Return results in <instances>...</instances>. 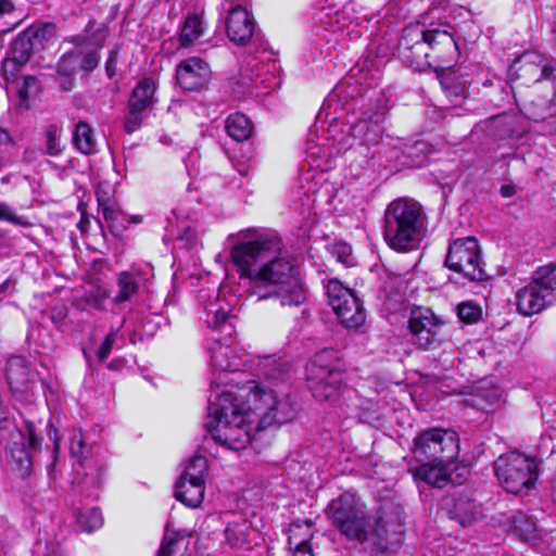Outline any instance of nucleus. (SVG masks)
<instances>
[{
	"label": "nucleus",
	"instance_id": "f257e3e1",
	"mask_svg": "<svg viewBox=\"0 0 556 556\" xmlns=\"http://www.w3.org/2000/svg\"><path fill=\"white\" fill-rule=\"evenodd\" d=\"M281 239L274 233L242 240L231 249L240 278L249 279V291L257 301L277 298L282 306L300 305L305 291L292 262L280 256Z\"/></svg>",
	"mask_w": 556,
	"mask_h": 556
},
{
	"label": "nucleus",
	"instance_id": "f03ea898",
	"mask_svg": "<svg viewBox=\"0 0 556 556\" xmlns=\"http://www.w3.org/2000/svg\"><path fill=\"white\" fill-rule=\"evenodd\" d=\"M397 53L403 63L418 72L430 67L434 72L450 70L460 55L452 25L426 28L425 24L419 23L402 30Z\"/></svg>",
	"mask_w": 556,
	"mask_h": 556
},
{
	"label": "nucleus",
	"instance_id": "7ed1b4c3",
	"mask_svg": "<svg viewBox=\"0 0 556 556\" xmlns=\"http://www.w3.org/2000/svg\"><path fill=\"white\" fill-rule=\"evenodd\" d=\"M324 511L332 527L345 539L361 544L369 543L380 552L387 548L388 529L384 518L379 513L369 514L355 494H340L328 503Z\"/></svg>",
	"mask_w": 556,
	"mask_h": 556
},
{
	"label": "nucleus",
	"instance_id": "20e7f679",
	"mask_svg": "<svg viewBox=\"0 0 556 556\" xmlns=\"http://www.w3.org/2000/svg\"><path fill=\"white\" fill-rule=\"evenodd\" d=\"M212 393L205 427L215 442L231 451H240L251 442L252 407H243L232 391Z\"/></svg>",
	"mask_w": 556,
	"mask_h": 556
},
{
	"label": "nucleus",
	"instance_id": "39448f33",
	"mask_svg": "<svg viewBox=\"0 0 556 556\" xmlns=\"http://www.w3.org/2000/svg\"><path fill=\"white\" fill-rule=\"evenodd\" d=\"M427 226L428 217L422 205L410 198H399L384 210L382 237L391 250L407 253L419 248Z\"/></svg>",
	"mask_w": 556,
	"mask_h": 556
},
{
	"label": "nucleus",
	"instance_id": "423d86ee",
	"mask_svg": "<svg viewBox=\"0 0 556 556\" xmlns=\"http://www.w3.org/2000/svg\"><path fill=\"white\" fill-rule=\"evenodd\" d=\"M231 316L218 303H211L205 308V323L212 330L218 331L222 337L214 339L210 348L211 365L214 370L237 371L241 362L231 348V340L235 334V326Z\"/></svg>",
	"mask_w": 556,
	"mask_h": 556
},
{
	"label": "nucleus",
	"instance_id": "0eeeda50",
	"mask_svg": "<svg viewBox=\"0 0 556 556\" xmlns=\"http://www.w3.org/2000/svg\"><path fill=\"white\" fill-rule=\"evenodd\" d=\"M494 471L505 491L513 494L529 493L539 478L536 459L516 451L501 455L494 463Z\"/></svg>",
	"mask_w": 556,
	"mask_h": 556
},
{
	"label": "nucleus",
	"instance_id": "6e6552de",
	"mask_svg": "<svg viewBox=\"0 0 556 556\" xmlns=\"http://www.w3.org/2000/svg\"><path fill=\"white\" fill-rule=\"evenodd\" d=\"M273 390L267 386L249 387L247 403L252 407L255 416H260L258 429L273 425H282L296 416V408L289 400L288 394Z\"/></svg>",
	"mask_w": 556,
	"mask_h": 556
},
{
	"label": "nucleus",
	"instance_id": "1a4fd4ad",
	"mask_svg": "<svg viewBox=\"0 0 556 556\" xmlns=\"http://www.w3.org/2000/svg\"><path fill=\"white\" fill-rule=\"evenodd\" d=\"M344 380L340 362L333 351H321L307 367L306 382L318 401H336Z\"/></svg>",
	"mask_w": 556,
	"mask_h": 556
},
{
	"label": "nucleus",
	"instance_id": "9d476101",
	"mask_svg": "<svg viewBox=\"0 0 556 556\" xmlns=\"http://www.w3.org/2000/svg\"><path fill=\"white\" fill-rule=\"evenodd\" d=\"M459 453L458 434L451 429L431 428L414 439L413 454L416 460L453 463Z\"/></svg>",
	"mask_w": 556,
	"mask_h": 556
},
{
	"label": "nucleus",
	"instance_id": "9b49d317",
	"mask_svg": "<svg viewBox=\"0 0 556 556\" xmlns=\"http://www.w3.org/2000/svg\"><path fill=\"white\" fill-rule=\"evenodd\" d=\"M8 443V463L21 477L29 475L33 466V453L40 450L42 438L34 421L26 420L24 429H15L4 440Z\"/></svg>",
	"mask_w": 556,
	"mask_h": 556
},
{
	"label": "nucleus",
	"instance_id": "f8f14e48",
	"mask_svg": "<svg viewBox=\"0 0 556 556\" xmlns=\"http://www.w3.org/2000/svg\"><path fill=\"white\" fill-rule=\"evenodd\" d=\"M445 265L470 281H482L486 278L480 247L475 237H465L453 241L448 248Z\"/></svg>",
	"mask_w": 556,
	"mask_h": 556
},
{
	"label": "nucleus",
	"instance_id": "ddd939ff",
	"mask_svg": "<svg viewBox=\"0 0 556 556\" xmlns=\"http://www.w3.org/2000/svg\"><path fill=\"white\" fill-rule=\"evenodd\" d=\"M325 288L328 303L343 326L354 329L365 323L363 303L352 289L343 286L338 279H329Z\"/></svg>",
	"mask_w": 556,
	"mask_h": 556
},
{
	"label": "nucleus",
	"instance_id": "4468645a",
	"mask_svg": "<svg viewBox=\"0 0 556 556\" xmlns=\"http://www.w3.org/2000/svg\"><path fill=\"white\" fill-rule=\"evenodd\" d=\"M444 321L431 309L417 307L408 319L410 341L417 349L430 351L443 342Z\"/></svg>",
	"mask_w": 556,
	"mask_h": 556
},
{
	"label": "nucleus",
	"instance_id": "2eb2a0df",
	"mask_svg": "<svg viewBox=\"0 0 556 556\" xmlns=\"http://www.w3.org/2000/svg\"><path fill=\"white\" fill-rule=\"evenodd\" d=\"M554 68L547 58L538 51H526L510 66V73L528 86L543 79H549Z\"/></svg>",
	"mask_w": 556,
	"mask_h": 556
},
{
	"label": "nucleus",
	"instance_id": "dca6fc26",
	"mask_svg": "<svg viewBox=\"0 0 556 556\" xmlns=\"http://www.w3.org/2000/svg\"><path fill=\"white\" fill-rule=\"evenodd\" d=\"M72 458L76 457V462L72 464L75 467V479L72 480V484L76 481L78 484L84 483L88 486H99V473L94 462L91 457V447L85 443V438L81 431L78 434H72Z\"/></svg>",
	"mask_w": 556,
	"mask_h": 556
},
{
	"label": "nucleus",
	"instance_id": "f3484780",
	"mask_svg": "<svg viewBox=\"0 0 556 556\" xmlns=\"http://www.w3.org/2000/svg\"><path fill=\"white\" fill-rule=\"evenodd\" d=\"M224 5L229 3L227 11L226 31L229 40L238 46L247 45L254 35L256 23L251 12L233 0H223Z\"/></svg>",
	"mask_w": 556,
	"mask_h": 556
},
{
	"label": "nucleus",
	"instance_id": "a211bd4d",
	"mask_svg": "<svg viewBox=\"0 0 556 556\" xmlns=\"http://www.w3.org/2000/svg\"><path fill=\"white\" fill-rule=\"evenodd\" d=\"M210 77L208 64L197 56L182 60L176 70L177 83L187 91H197L204 88Z\"/></svg>",
	"mask_w": 556,
	"mask_h": 556
},
{
	"label": "nucleus",
	"instance_id": "6ab92c4d",
	"mask_svg": "<svg viewBox=\"0 0 556 556\" xmlns=\"http://www.w3.org/2000/svg\"><path fill=\"white\" fill-rule=\"evenodd\" d=\"M37 372L23 356H12L7 364V379L14 394L31 391L36 383Z\"/></svg>",
	"mask_w": 556,
	"mask_h": 556
},
{
	"label": "nucleus",
	"instance_id": "aec40b11",
	"mask_svg": "<svg viewBox=\"0 0 556 556\" xmlns=\"http://www.w3.org/2000/svg\"><path fill=\"white\" fill-rule=\"evenodd\" d=\"M553 296L547 295L532 279L516 293V305L520 314L531 316L554 304Z\"/></svg>",
	"mask_w": 556,
	"mask_h": 556
},
{
	"label": "nucleus",
	"instance_id": "412c9836",
	"mask_svg": "<svg viewBox=\"0 0 556 556\" xmlns=\"http://www.w3.org/2000/svg\"><path fill=\"white\" fill-rule=\"evenodd\" d=\"M257 533L250 521L240 519L228 522L224 530L223 545L230 549L249 551L254 544Z\"/></svg>",
	"mask_w": 556,
	"mask_h": 556
},
{
	"label": "nucleus",
	"instance_id": "4be33fe9",
	"mask_svg": "<svg viewBox=\"0 0 556 556\" xmlns=\"http://www.w3.org/2000/svg\"><path fill=\"white\" fill-rule=\"evenodd\" d=\"M452 463L424 462L416 468H409L416 481H422L435 488L444 486L450 480V465Z\"/></svg>",
	"mask_w": 556,
	"mask_h": 556
},
{
	"label": "nucleus",
	"instance_id": "5701e85b",
	"mask_svg": "<svg viewBox=\"0 0 556 556\" xmlns=\"http://www.w3.org/2000/svg\"><path fill=\"white\" fill-rule=\"evenodd\" d=\"M313 525L312 520L292 523L288 539L292 556H313L311 546V540L314 535Z\"/></svg>",
	"mask_w": 556,
	"mask_h": 556
},
{
	"label": "nucleus",
	"instance_id": "b1692460",
	"mask_svg": "<svg viewBox=\"0 0 556 556\" xmlns=\"http://www.w3.org/2000/svg\"><path fill=\"white\" fill-rule=\"evenodd\" d=\"M381 121V114H376L375 119L369 118L358 121L351 127V135L355 139H358L361 144H376L382 134V127L380 126Z\"/></svg>",
	"mask_w": 556,
	"mask_h": 556
},
{
	"label": "nucleus",
	"instance_id": "393cba45",
	"mask_svg": "<svg viewBox=\"0 0 556 556\" xmlns=\"http://www.w3.org/2000/svg\"><path fill=\"white\" fill-rule=\"evenodd\" d=\"M204 482L178 479L175 488V497L188 507H198L204 497Z\"/></svg>",
	"mask_w": 556,
	"mask_h": 556
},
{
	"label": "nucleus",
	"instance_id": "a878e982",
	"mask_svg": "<svg viewBox=\"0 0 556 556\" xmlns=\"http://www.w3.org/2000/svg\"><path fill=\"white\" fill-rule=\"evenodd\" d=\"M156 81L152 77L140 79L131 92L128 104L144 111L151 109L156 102Z\"/></svg>",
	"mask_w": 556,
	"mask_h": 556
},
{
	"label": "nucleus",
	"instance_id": "bb28decb",
	"mask_svg": "<svg viewBox=\"0 0 556 556\" xmlns=\"http://www.w3.org/2000/svg\"><path fill=\"white\" fill-rule=\"evenodd\" d=\"M479 513V508L475 502L466 496L453 497L448 507L450 517L463 527L476 520Z\"/></svg>",
	"mask_w": 556,
	"mask_h": 556
},
{
	"label": "nucleus",
	"instance_id": "cd10ccee",
	"mask_svg": "<svg viewBox=\"0 0 556 556\" xmlns=\"http://www.w3.org/2000/svg\"><path fill=\"white\" fill-rule=\"evenodd\" d=\"M435 73L440 79L442 89L451 101H458L466 97V81L460 75H457L455 72L446 73L445 70H439V72Z\"/></svg>",
	"mask_w": 556,
	"mask_h": 556
},
{
	"label": "nucleus",
	"instance_id": "c85d7f7f",
	"mask_svg": "<svg viewBox=\"0 0 556 556\" xmlns=\"http://www.w3.org/2000/svg\"><path fill=\"white\" fill-rule=\"evenodd\" d=\"M116 282L118 291L113 298V302L116 304L129 301L139 290L138 275L134 270L121 271Z\"/></svg>",
	"mask_w": 556,
	"mask_h": 556
},
{
	"label": "nucleus",
	"instance_id": "c756f323",
	"mask_svg": "<svg viewBox=\"0 0 556 556\" xmlns=\"http://www.w3.org/2000/svg\"><path fill=\"white\" fill-rule=\"evenodd\" d=\"M72 142L76 149L86 155L93 154L97 151V139L93 129L84 122L76 125Z\"/></svg>",
	"mask_w": 556,
	"mask_h": 556
},
{
	"label": "nucleus",
	"instance_id": "7c9ffc66",
	"mask_svg": "<svg viewBox=\"0 0 556 556\" xmlns=\"http://www.w3.org/2000/svg\"><path fill=\"white\" fill-rule=\"evenodd\" d=\"M531 279L556 302V263H549L538 267Z\"/></svg>",
	"mask_w": 556,
	"mask_h": 556
},
{
	"label": "nucleus",
	"instance_id": "2f4dec72",
	"mask_svg": "<svg viewBox=\"0 0 556 556\" xmlns=\"http://www.w3.org/2000/svg\"><path fill=\"white\" fill-rule=\"evenodd\" d=\"M226 131L236 141L241 142L251 136L252 125L250 119L242 113H235L226 119Z\"/></svg>",
	"mask_w": 556,
	"mask_h": 556
},
{
	"label": "nucleus",
	"instance_id": "473e14b6",
	"mask_svg": "<svg viewBox=\"0 0 556 556\" xmlns=\"http://www.w3.org/2000/svg\"><path fill=\"white\" fill-rule=\"evenodd\" d=\"M34 49L36 47L25 29L13 39L8 54L13 56V60L17 61V63L24 65L29 61Z\"/></svg>",
	"mask_w": 556,
	"mask_h": 556
},
{
	"label": "nucleus",
	"instance_id": "72a5a7b5",
	"mask_svg": "<svg viewBox=\"0 0 556 556\" xmlns=\"http://www.w3.org/2000/svg\"><path fill=\"white\" fill-rule=\"evenodd\" d=\"M36 48H42L46 42L55 37L60 27L54 22H39L26 28Z\"/></svg>",
	"mask_w": 556,
	"mask_h": 556
},
{
	"label": "nucleus",
	"instance_id": "f704fd0d",
	"mask_svg": "<svg viewBox=\"0 0 556 556\" xmlns=\"http://www.w3.org/2000/svg\"><path fill=\"white\" fill-rule=\"evenodd\" d=\"M203 31L204 25L202 16L198 14L187 16L179 35L180 45L184 47L191 45L203 35Z\"/></svg>",
	"mask_w": 556,
	"mask_h": 556
},
{
	"label": "nucleus",
	"instance_id": "c9c22d12",
	"mask_svg": "<svg viewBox=\"0 0 556 556\" xmlns=\"http://www.w3.org/2000/svg\"><path fill=\"white\" fill-rule=\"evenodd\" d=\"M76 525L80 531L86 533L100 529L103 525L100 509L97 507L80 509L76 517Z\"/></svg>",
	"mask_w": 556,
	"mask_h": 556
},
{
	"label": "nucleus",
	"instance_id": "e433bc0d",
	"mask_svg": "<svg viewBox=\"0 0 556 556\" xmlns=\"http://www.w3.org/2000/svg\"><path fill=\"white\" fill-rule=\"evenodd\" d=\"M207 472V460L204 456L195 455L189 459L182 475L179 479H188L204 482Z\"/></svg>",
	"mask_w": 556,
	"mask_h": 556
},
{
	"label": "nucleus",
	"instance_id": "4c0bfd02",
	"mask_svg": "<svg viewBox=\"0 0 556 556\" xmlns=\"http://www.w3.org/2000/svg\"><path fill=\"white\" fill-rule=\"evenodd\" d=\"M514 530L521 539L528 541L534 538L536 525L526 513L516 511L511 517Z\"/></svg>",
	"mask_w": 556,
	"mask_h": 556
},
{
	"label": "nucleus",
	"instance_id": "58836bf2",
	"mask_svg": "<svg viewBox=\"0 0 556 556\" xmlns=\"http://www.w3.org/2000/svg\"><path fill=\"white\" fill-rule=\"evenodd\" d=\"M39 89V81L34 76H26L23 85L18 88V108L27 110L29 108V98L35 94Z\"/></svg>",
	"mask_w": 556,
	"mask_h": 556
},
{
	"label": "nucleus",
	"instance_id": "ea45409f",
	"mask_svg": "<svg viewBox=\"0 0 556 556\" xmlns=\"http://www.w3.org/2000/svg\"><path fill=\"white\" fill-rule=\"evenodd\" d=\"M97 200L105 222L113 224L118 220L122 215L121 211L116 207L113 201L104 197L101 191L97 192Z\"/></svg>",
	"mask_w": 556,
	"mask_h": 556
},
{
	"label": "nucleus",
	"instance_id": "a19ab883",
	"mask_svg": "<svg viewBox=\"0 0 556 556\" xmlns=\"http://www.w3.org/2000/svg\"><path fill=\"white\" fill-rule=\"evenodd\" d=\"M128 113L125 117L124 128L126 132L132 134L143 122L144 110L127 104Z\"/></svg>",
	"mask_w": 556,
	"mask_h": 556
},
{
	"label": "nucleus",
	"instance_id": "79ce46f5",
	"mask_svg": "<svg viewBox=\"0 0 556 556\" xmlns=\"http://www.w3.org/2000/svg\"><path fill=\"white\" fill-rule=\"evenodd\" d=\"M457 315L466 324H472L480 318L481 309L470 302H464L457 306Z\"/></svg>",
	"mask_w": 556,
	"mask_h": 556
},
{
	"label": "nucleus",
	"instance_id": "37998d69",
	"mask_svg": "<svg viewBox=\"0 0 556 556\" xmlns=\"http://www.w3.org/2000/svg\"><path fill=\"white\" fill-rule=\"evenodd\" d=\"M55 73L61 78L60 87L63 90L68 89L70 76V54L64 52L55 65Z\"/></svg>",
	"mask_w": 556,
	"mask_h": 556
},
{
	"label": "nucleus",
	"instance_id": "c03bdc74",
	"mask_svg": "<svg viewBox=\"0 0 556 556\" xmlns=\"http://www.w3.org/2000/svg\"><path fill=\"white\" fill-rule=\"evenodd\" d=\"M180 538L177 533H166L162 540L157 556H175Z\"/></svg>",
	"mask_w": 556,
	"mask_h": 556
},
{
	"label": "nucleus",
	"instance_id": "a18cd8bd",
	"mask_svg": "<svg viewBox=\"0 0 556 556\" xmlns=\"http://www.w3.org/2000/svg\"><path fill=\"white\" fill-rule=\"evenodd\" d=\"M329 251L333 257L340 263L349 264L352 254V248L345 242H337L329 247Z\"/></svg>",
	"mask_w": 556,
	"mask_h": 556
},
{
	"label": "nucleus",
	"instance_id": "49530a36",
	"mask_svg": "<svg viewBox=\"0 0 556 556\" xmlns=\"http://www.w3.org/2000/svg\"><path fill=\"white\" fill-rule=\"evenodd\" d=\"M273 368L265 371V377L268 381H280L281 383L286 380L287 368L283 364L277 361H271Z\"/></svg>",
	"mask_w": 556,
	"mask_h": 556
},
{
	"label": "nucleus",
	"instance_id": "de8ad7c7",
	"mask_svg": "<svg viewBox=\"0 0 556 556\" xmlns=\"http://www.w3.org/2000/svg\"><path fill=\"white\" fill-rule=\"evenodd\" d=\"M117 337V330H111L108 336L105 337L104 341L101 343L99 350H98V358L99 361H104L109 357L111 350L113 348V344Z\"/></svg>",
	"mask_w": 556,
	"mask_h": 556
},
{
	"label": "nucleus",
	"instance_id": "09e8293b",
	"mask_svg": "<svg viewBox=\"0 0 556 556\" xmlns=\"http://www.w3.org/2000/svg\"><path fill=\"white\" fill-rule=\"evenodd\" d=\"M0 220H8L12 224L20 226H27L28 223L23 217L16 216L11 207L3 202H0Z\"/></svg>",
	"mask_w": 556,
	"mask_h": 556
},
{
	"label": "nucleus",
	"instance_id": "8fccbe9b",
	"mask_svg": "<svg viewBox=\"0 0 556 556\" xmlns=\"http://www.w3.org/2000/svg\"><path fill=\"white\" fill-rule=\"evenodd\" d=\"M22 65L23 64H20L17 61L13 60V56L8 54L1 64V71L4 79L9 80L11 77H13Z\"/></svg>",
	"mask_w": 556,
	"mask_h": 556
},
{
	"label": "nucleus",
	"instance_id": "3c124183",
	"mask_svg": "<svg viewBox=\"0 0 556 556\" xmlns=\"http://www.w3.org/2000/svg\"><path fill=\"white\" fill-rule=\"evenodd\" d=\"M58 135H59L58 127L53 126V125L49 126L46 136H47V152L50 155H56L60 152V148L58 147V143H56Z\"/></svg>",
	"mask_w": 556,
	"mask_h": 556
},
{
	"label": "nucleus",
	"instance_id": "603ef678",
	"mask_svg": "<svg viewBox=\"0 0 556 556\" xmlns=\"http://www.w3.org/2000/svg\"><path fill=\"white\" fill-rule=\"evenodd\" d=\"M100 55L97 50H91L85 53L81 60L80 67L86 72H92L99 64Z\"/></svg>",
	"mask_w": 556,
	"mask_h": 556
},
{
	"label": "nucleus",
	"instance_id": "864d4df0",
	"mask_svg": "<svg viewBox=\"0 0 556 556\" xmlns=\"http://www.w3.org/2000/svg\"><path fill=\"white\" fill-rule=\"evenodd\" d=\"M67 309L65 306H55L51 312L52 323L60 329L63 330L66 327Z\"/></svg>",
	"mask_w": 556,
	"mask_h": 556
},
{
	"label": "nucleus",
	"instance_id": "5fc2aeb1",
	"mask_svg": "<svg viewBox=\"0 0 556 556\" xmlns=\"http://www.w3.org/2000/svg\"><path fill=\"white\" fill-rule=\"evenodd\" d=\"M117 53V50H112L105 62V72L110 78H112L115 75Z\"/></svg>",
	"mask_w": 556,
	"mask_h": 556
},
{
	"label": "nucleus",
	"instance_id": "6e6d98bb",
	"mask_svg": "<svg viewBox=\"0 0 556 556\" xmlns=\"http://www.w3.org/2000/svg\"><path fill=\"white\" fill-rule=\"evenodd\" d=\"M13 4L10 0H0V14L11 12Z\"/></svg>",
	"mask_w": 556,
	"mask_h": 556
},
{
	"label": "nucleus",
	"instance_id": "4d7b16f0",
	"mask_svg": "<svg viewBox=\"0 0 556 556\" xmlns=\"http://www.w3.org/2000/svg\"><path fill=\"white\" fill-rule=\"evenodd\" d=\"M11 140V137L7 129L0 126V143H7Z\"/></svg>",
	"mask_w": 556,
	"mask_h": 556
},
{
	"label": "nucleus",
	"instance_id": "13d9d810",
	"mask_svg": "<svg viewBox=\"0 0 556 556\" xmlns=\"http://www.w3.org/2000/svg\"><path fill=\"white\" fill-rule=\"evenodd\" d=\"M498 400H500V395H498L497 391H492L490 393V395L488 396V402L490 405L497 403Z\"/></svg>",
	"mask_w": 556,
	"mask_h": 556
},
{
	"label": "nucleus",
	"instance_id": "bf43d9fd",
	"mask_svg": "<svg viewBox=\"0 0 556 556\" xmlns=\"http://www.w3.org/2000/svg\"><path fill=\"white\" fill-rule=\"evenodd\" d=\"M501 191L504 197H510L513 194L510 187L504 186L502 187Z\"/></svg>",
	"mask_w": 556,
	"mask_h": 556
},
{
	"label": "nucleus",
	"instance_id": "052dcab7",
	"mask_svg": "<svg viewBox=\"0 0 556 556\" xmlns=\"http://www.w3.org/2000/svg\"><path fill=\"white\" fill-rule=\"evenodd\" d=\"M7 286H8L7 281L0 285V302L3 300V293L7 289Z\"/></svg>",
	"mask_w": 556,
	"mask_h": 556
},
{
	"label": "nucleus",
	"instance_id": "680f3d73",
	"mask_svg": "<svg viewBox=\"0 0 556 556\" xmlns=\"http://www.w3.org/2000/svg\"><path fill=\"white\" fill-rule=\"evenodd\" d=\"M274 79H275L274 76H271L270 78L266 77V78L261 79V84H266V87H270L271 86V81L270 80H274Z\"/></svg>",
	"mask_w": 556,
	"mask_h": 556
},
{
	"label": "nucleus",
	"instance_id": "e2e57ef3",
	"mask_svg": "<svg viewBox=\"0 0 556 556\" xmlns=\"http://www.w3.org/2000/svg\"><path fill=\"white\" fill-rule=\"evenodd\" d=\"M238 172L242 175V176H247L249 174V167L248 166H243L241 168H238Z\"/></svg>",
	"mask_w": 556,
	"mask_h": 556
},
{
	"label": "nucleus",
	"instance_id": "0e129e2a",
	"mask_svg": "<svg viewBox=\"0 0 556 556\" xmlns=\"http://www.w3.org/2000/svg\"><path fill=\"white\" fill-rule=\"evenodd\" d=\"M553 42L556 46V23L554 24V27H553Z\"/></svg>",
	"mask_w": 556,
	"mask_h": 556
},
{
	"label": "nucleus",
	"instance_id": "69168bd1",
	"mask_svg": "<svg viewBox=\"0 0 556 556\" xmlns=\"http://www.w3.org/2000/svg\"><path fill=\"white\" fill-rule=\"evenodd\" d=\"M80 230L84 232L86 229H85V222L84 220H80V223L77 225Z\"/></svg>",
	"mask_w": 556,
	"mask_h": 556
},
{
	"label": "nucleus",
	"instance_id": "338daca9",
	"mask_svg": "<svg viewBox=\"0 0 556 556\" xmlns=\"http://www.w3.org/2000/svg\"><path fill=\"white\" fill-rule=\"evenodd\" d=\"M268 68L276 70V63L273 61L271 63L267 64Z\"/></svg>",
	"mask_w": 556,
	"mask_h": 556
},
{
	"label": "nucleus",
	"instance_id": "774afa93",
	"mask_svg": "<svg viewBox=\"0 0 556 556\" xmlns=\"http://www.w3.org/2000/svg\"><path fill=\"white\" fill-rule=\"evenodd\" d=\"M215 384H216L217 387H218V384H219V382H218L216 379H214V380L211 382V386H212V387H213V386H215Z\"/></svg>",
	"mask_w": 556,
	"mask_h": 556
}]
</instances>
